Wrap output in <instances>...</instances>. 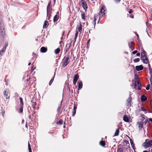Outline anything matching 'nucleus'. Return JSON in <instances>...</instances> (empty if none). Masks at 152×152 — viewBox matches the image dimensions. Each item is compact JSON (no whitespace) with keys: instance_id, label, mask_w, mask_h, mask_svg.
Masks as SVG:
<instances>
[{"instance_id":"nucleus-53","label":"nucleus","mask_w":152,"mask_h":152,"mask_svg":"<svg viewBox=\"0 0 152 152\" xmlns=\"http://www.w3.org/2000/svg\"><path fill=\"white\" fill-rule=\"evenodd\" d=\"M78 31H77L75 33V36L76 37H77V35H78Z\"/></svg>"},{"instance_id":"nucleus-12","label":"nucleus","mask_w":152,"mask_h":152,"mask_svg":"<svg viewBox=\"0 0 152 152\" xmlns=\"http://www.w3.org/2000/svg\"><path fill=\"white\" fill-rule=\"evenodd\" d=\"M47 50V48L44 47H41L40 49V51L41 53H45Z\"/></svg>"},{"instance_id":"nucleus-17","label":"nucleus","mask_w":152,"mask_h":152,"mask_svg":"<svg viewBox=\"0 0 152 152\" xmlns=\"http://www.w3.org/2000/svg\"><path fill=\"white\" fill-rule=\"evenodd\" d=\"M105 7L104 5L102 6L100 11V12L101 14H103L105 11V10H104Z\"/></svg>"},{"instance_id":"nucleus-58","label":"nucleus","mask_w":152,"mask_h":152,"mask_svg":"<svg viewBox=\"0 0 152 152\" xmlns=\"http://www.w3.org/2000/svg\"><path fill=\"white\" fill-rule=\"evenodd\" d=\"M148 66L149 67V69H150V68H151V65H150V64L149 63V62L148 63Z\"/></svg>"},{"instance_id":"nucleus-51","label":"nucleus","mask_w":152,"mask_h":152,"mask_svg":"<svg viewBox=\"0 0 152 152\" xmlns=\"http://www.w3.org/2000/svg\"><path fill=\"white\" fill-rule=\"evenodd\" d=\"M8 45V43L7 42H6L5 43V45L4 46V47H5L6 48H7V47Z\"/></svg>"},{"instance_id":"nucleus-26","label":"nucleus","mask_w":152,"mask_h":152,"mask_svg":"<svg viewBox=\"0 0 152 152\" xmlns=\"http://www.w3.org/2000/svg\"><path fill=\"white\" fill-rule=\"evenodd\" d=\"M20 106V107L19 108V113H21L23 112V106Z\"/></svg>"},{"instance_id":"nucleus-22","label":"nucleus","mask_w":152,"mask_h":152,"mask_svg":"<svg viewBox=\"0 0 152 152\" xmlns=\"http://www.w3.org/2000/svg\"><path fill=\"white\" fill-rule=\"evenodd\" d=\"M20 102V106H23V99L22 98L20 97L19 98Z\"/></svg>"},{"instance_id":"nucleus-47","label":"nucleus","mask_w":152,"mask_h":152,"mask_svg":"<svg viewBox=\"0 0 152 152\" xmlns=\"http://www.w3.org/2000/svg\"><path fill=\"white\" fill-rule=\"evenodd\" d=\"M5 111H2V116L3 117L4 115L5 114Z\"/></svg>"},{"instance_id":"nucleus-42","label":"nucleus","mask_w":152,"mask_h":152,"mask_svg":"<svg viewBox=\"0 0 152 152\" xmlns=\"http://www.w3.org/2000/svg\"><path fill=\"white\" fill-rule=\"evenodd\" d=\"M6 48L5 47H3L2 49V50H1L2 51H3V52H5V51L6 50Z\"/></svg>"},{"instance_id":"nucleus-30","label":"nucleus","mask_w":152,"mask_h":152,"mask_svg":"<svg viewBox=\"0 0 152 152\" xmlns=\"http://www.w3.org/2000/svg\"><path fill=\"white\" fill-rule=\"evenodd\" d=\"M63 123V121L62 120H60L58 121V122L57 123V124H59L60 125H61Z\"/></svg>"},{"instance_id":"nucleus-60","label":"nucleus","mask_w":152,"mask_h":152,"mask_svg":"<svg viewBox=\"0 0 152 152\" xmlns=\"http://www.w3.org/2000/svg\"><path fill=\"white\" fill-rule=\"evenodd\" d=\"M25 127L27 128H28V125H27V122H26V125H25Z\"/></svg>"},{"instance_id":"nucleus-44","label":"nucleus","mask_w":152,"mask_h":152,"mask_svg":"<svg viewBox=\"0 0 152 152\" xmlns=\"http://www.w3.org/2000/svg\"><path fill=\"white\" fill-rule=\"evenodd\" d=\"M150 86V85L149 84L147 85V86L146 88V89L147 90H149Z\"/></svg>"},{"instance_id":"nucleus-38","label":"nucleus","mask_w":152,"mask_h":152,"mask_svg":"<svg viewBox=\"0 0 152 152\" xmlns=\"http://www.w3.org/2000/svg\"><path fill=\"white\" fill-rule=\"evenodd\" d=\"M28 150H31V145H30L29 142H28Z\"/></svg>"},{"instance_id":"nucleus-48","label":"nucleus","mask_w":152,"mask_h":152,"mask_svg":"<svg viewBox=\"0 0 152 152\" xmlns=\"http://www.w3.org/2000/svg\"><path fill=\"white\" fill-rule=\"evenodd\" d=\"M150 80L151 83V84L152 85V76H151Z\"/></svg>"},{"instance_id":"nucleus-16","label":"nucleus","mask_w":152,"mask_h":152,"mask_svg":"<svg viewBox=\"0 0 152 152\" xmlns=\"http://www.w3.org/2000/svg\"><path fill=\"white\" fill-rule=\"evenodd\" d=\"M123 120L126 122H128L129 121L128 118L125 115H124L123 116Z\"/></svg>"},{"instance_id":"nucleus-46","label":"nucleus","mask_w":152,"mask_h":152,"mask_svg":"<svg viewBox=\"0 0 152 152\" xmlns=\"http://www.w3.org/2000/svg\"><path fill=\"white\" fill-rule=\"evenodd\" d=\"M133 10L132 9H130L129 11V14H131V13H132V12H133Z\"/></svg>"},{"instance_id":"nucleus-6","label":"nucleus","mask_w":152,"mask_h":152,"mask_svg":"<svg viewBox=\"0 0 152 152\" xmlns=\"http://www.w3.org/2000/svg\"><path fill=\"white\" fill-rule=\"evenodd\" d=\"M128 46L130 49L132 51L134 49V43L133 40L129 41L128 43Z\"/></svg>"},{"instance_id":"nucleus-25","label":"nucleus","mask_w":152,"mask_h":152,"mask_svg":"<svg viewBox=\"0 0 152 152\" xmlns=\"http://www.w3.org/2000/svg\"><path fill=\"white\" fill-rule=\"evenodd\" d=\"M78 29L79 31L81 33L82 31V26L81 24H80V25L78 26Z\"/></svg>"},{"instance_id":"nucleus-39","label":"nucleus","mask_w":152,"mask_h":152,"mask_svg":"<svg viewBox=\"0 0 152 152\" xmlns=\"http://www.w3.org/2000/svg\"><path fill=\"white\" fill-rule=\"evenodd\" d=\"M4 53V52H3V51L1 50H0V57L2 56Z\"/></svg>"},{"instance_id":"nucleus-49","label":"nucleus","mask_w":152,"mask_h":152,"mask_svg":"<svg viewBox=\"0 0 152 152\" xmlns=\"http://www.w3.org/2000/svg\"><path fill=\"white\" fill-rule=\"evenodd\" d=\"M61 108V104H60V105H59V106H58V109H57V111L58 112L59 111V110Z\"/></svg>"},{"instance_id":"nucleus-54","label":"nucleus","mask_w":152,"mask_h":152,"mask_svg":"<svg viewBox=\"0 0 152 152\" xmlns=\"http://www.w3.org/2000/svg\"><path fill=\"white\" fill-rule=\"evenodd\" d=\"M65 50V52L66 53L69 50V49L66 48Z\"/></svg>"},{"instance_id":"nucleus-62","label":"nucleus","mask_w":152,"mask_h":152,"mask_svg":"<svg viewBox=\"0 0 152 152\" xmlns=\"http://www.w3.org/2000/svg\"><path fill=\"white\" fill-rule=\"evenodd\" d=\"M132 95V92H130L129 94V97H131V96Z\"/></svg>"},{"instance_id":"nucleus-8","label":"nucleus","mask_w":152,"mask_h":152,"mask_svg":"<svg viewBox=\"0 0 152 152\" xmlns=\"http://www.w3.org/2000/svg\"><path fill=\"white\" fill-rule=\"evenodd\" d=\"M79 78V76L77 74L74 75L73 79V83L74 85L76 84Z\"/></svg>"},{"instance_id":"nucleus-19","label":"nucleus","mask_w":152,"mask_h":152,"mask_svg":"<svg viewBox=\"0 0 152 152\" xmlns=\"http://www.w3.org/2000/svg\"><path fill=\"white\" fill-rule=\"evenodd\" d=\"M99 144L103 147H104L105 145V142L103 140V139L100 142Z\"/></svg>"},{"instance_id":"nucleus-1","label":"nucleus","mask_w":152,"mask_h":152,"mask_svg":"<svg viewBox=\"0 0 152 152\" xmlns=\"http://www.w3.org/2000/svg\"><path fill=\"white\" fill-rule=\"evenodd\" d=\"M147 53L143 49L142 50L141 53V57L140 59L142 61L143 63L148 64L149 62L148 58L147 57Z\"/></svg>"},{"instance_id":"nucleus-28","label":"nucleus","mask_w":152,"mask_h":152,"mask_svg":"<svg viewBox=\"0 0 152 152\" xmlns=\"http://www.w3.org/2000/svg\"><path fill=\"white\" fill-rule=\"evenodd\" d=\"M36 103L35 102H33L32 104V106L33 107L34 109H35V106L36 105Z\"/></svg>"},{"instance_id":"nucleus-13","label":"nucleus","mask_w":152,"mask_h":152,"mask_svg":"<svg viewBox=\"0 0 152 152\" xmlns=\"http://www.w3.org/2000/svg\"><path fill=\"white\" fill-rule=\"evenodd\" d=\"M132 101V98L131 97H129L127 100V105L131 106V102Z\"/></svg>"},{"instance_id":"nucleus-3","label":"nucleus","mask_w":152,"mask_h":152,"mask_svg":"<svg viewBox=\"0 0 152 152\" xmlns=\"http://www.w3.org/2000/svg\"><path fill=\"white\" fill-rule=\"evenodd\" d=\"M136 83H137V89L138 90H140L142 88V86L141 83L140 82V80L139 79V78H137V80L135 82V83H132V86H133L134 88H136L137 87Z\"/></svg>"},{"instance_id":"nucleus-35","label":"nucleus","mask_w":152,"mask_h":152,"mask_svg":"<svg viewBox=\"0 0 152 152\" xmlns=\"http://www.w3.org/2000/svg\"><path fill=\"white\" fill-rule=\"evenodd\" d=\"M76 113V110H73L72 116H74L75 115Z\"/></svg>"},{"instance_id":"nucleus-40","label":"nucleus","mask_w":152,"mask_h":152,"mask_svg":"<svg viewBox=\"0 0 152 152\" xmlns=\"http://www.w3.org/2000/svg\"><path fill=\"white\" fill-rule=\"evenodd\" d=\"M52 9L51 7H47V11H51Z\"/></svg>"},{"instance_id":"nucleus-57","label":"nucleus","mask_w":152,"mask_h":152,"mask_svg":"<svg viewBox=\"0 0 152 152\" xmlns=\"http://www.w3.org/2000/svg\"><path fill=\"white\" fill-rule=\"evenodd\" d=\"M136 55L137 56H139L140 55V53H136Z\"/></svg>"},{"instance_id":"nucleus-10","label":"nucleus","mask_w":152,"mask_h":152,"mask_svg":"<svg viewBox=\"0 0 152 152\" xmlns=\"http://www.w3.org/2000/svg\"><path fill=\"white\" fill-rule=\"evenodd\" d=\"M78 90H81L83 87V83L81 81L78 82Z\"/></svg>"},{"instance_id":"nucleus-59","label":"nucleus","mask_w":152,"mask_h":152,"mask_svg":"<svg viewBox=\"0 0 152 152\" xmlns=\"http://www.w3.org/2000/svg\"><path fill=\"white\" fill-rule=\"evenodd\" d=\"M81 3H85L86 1H85L84 0H81Z\"/></svg>"},{"instance_id":"nucleus-23","label":"nucleus","mask_w":152,"mask_h":152,"mask_svg":"<svg viewBox=\"0 0 152 152\" xmlns=\"http://www.w3.org/2000/svg\"><path fill=\"white\" fill-rule=\"evenodd\" d=\"M60 51V49L59 48H57L55 50L54 52L56 54H58Z\"/></svg>"},{"instance_id":"nucleus-27","label":"nucleus","mask_w":152,"mask_h":152,"mask_svg":"<svg viewBox=\"0 0 152 152\" xmlns=\"http://www.w3.org/2000/svg\"><path fill=\"white\" fill-rule=\"evenodd\" d=\"M140 109L141 110L143 111L145 114L147 113V110L144 107H141Z\"/></svg>"},{"instance_id":"nucleus-4","label":"nucleus","mask_w":152,"mask_h":152,"mask_svg":"<svg viewBox=\"0 0 152 152\" xmlns=\"http://www.w3.org/2000/svg\"><path fill=\"white\" fill-rule=\"evenodd\" d=\"M70 57V56L68 55L66 58L65 56L63 59V64L62 66L63 67H65L70 62L69 58Z\"/></svg>"},{"instance_id":"nucleus-33","label":"nucleus","mask_w":152,"mask_h":152,"mask_svg":"<svg viewBox=\"0 0 152 152\" xmlns=\"http://www.w3.org/2000/svg\"><path fill=\"white\" fill-rule=\"evenodd\" d=\"M71 44L70 43H67L66 45V48L69 49L70 46Z\"/></svg>"},{"instance_id":"nucleus-36","label":"nucleus","mask_w":152,"mask_h":152,"mask_svg":"<svg viewBox=\"0 0 152 152\" xmlns=\"http://www.w3.org/2000/svg\"><path fill=\"white\" fill-rule=\"evenodd\" d=\"M47 16H48L49 15H50V16L51 12V11H47Z\"/></svg>"},{"instance_id":"nucleus-31","label":"nucleus","mask_w":152,"mask_h":152,"mask_svg":"<svg viewBox=\"0 0 152 152\" xmlns=\"http://www.w3.org/2000/svg\"><path fill=\"white\" fill-rule=\"evenodd\" d=\"M123 150L122 148H119L117 149V152H122Z\"/></svg>"},{"instance_id":"nucleus-14","label":"nucleus","mask_w":152,"mask_h":152,"mask_svg":"<svg viewBox=\"0 0 152 152\" xmlns=\"http://www.w3.org/2000/svg\"><path fill=\"white\" fill-rule=\"evenodd\" d=\"M48 25L49 23L48 22L47 20H45L43 26V28H47L48 27Z\"/></svg>"},{"instance_id":"nucleus-56","label":"nucleus","mask_w":152,"mask_h":152,"mask_svg":"<svg viewBox=\"0 0 152 152\" xmlns=\"http://www.w3.org/2000/svg\"><path fill=\"white\" fill-rule=\"evenodd\" d=\"M94 22H95V21H96V18L95 16H94Z\"/></svg>"},{"instance_id":"nucleus-63","label":"nucleus","mask_w":152,"mask_h":152,"mask_svg":"<svg viewBox=\"0 0 152 152\" xmlns=\"http://www.w3.org/2000/svg\"><path fill=\"white\" fill-rule=\"evenodd\" d=\"M147 119H146V120H145L144 122L145 124L147 123Z\"/></svg>"},{"instance_id":"nucleus-41","label":"nucleus","mask_w":152,"mask_h":152,"mask_svg":"<svg viewBox=\"0 0 152 152\" xmlns=\"http://www.w3.org/2000/svg\"><path fill=\"white\" fill-rule=\"evenodd\" d=\"M131 145L132 147V148H133V149L134 150V152H135V149L134 146V144H133V145L131 144Z\"/></svg>"},{"instance_id":"nucleus-55","label":"nucleus","mask_w":152,"mask_h":152,"mask_svg":"<svg viewBox=\"0 0 152 152\" xmlns=\"http://www.w3.org/2000/svg\"><path fill=\"white\" fill-rule=\"evenodd\" d=\"M135 34H136V36H137V39H138L139 38V35L137 34V33H135Z\"/></svg>"},{"instance_id":"nucleus-9","label":"nucleus","mask_w":152,"mask_h":152,"mask_svg":"<svg viewBox=\"0 0 152 152\" xmlns=\"http://www.w3.org/2000/svg\"><path fill=\"white\" fill-rule=\"evenodd\" d=\"M143 68L144 67L142 65L137 66L135 67L136 70L138 71L142 70Z\"/></svg>"},{"instance_id":"nucleus-61","label":"nucleus","mask_w":152,"mask_h":152,"mask_svg":"<svg viewBox=\"0 0 152 152\" xmlns=\"http://www.w3.org/2000/svg\"><path fill=\"white\" fill-rule=\"evenodd\" d=\"M144 115H143L142 117V120H145V117H143V116Z\"/></svg>"},{"instance_id":"nucleus-20","label":"nucleus","mask_w":152,"mask_h":152,"mask_svg":"<svg viewBox=\"0 0 152 152\" xmlns=\"http://www.w3.org/2000/svg\"><path fill=\"white\" fill-rule=\"evenodd\" d=\"M139 123L138 127L141 130L142 128L143 124L141 122H138Z\"/></svg>"},{"instance_id":"nucleus-11","label":"nucleus","mask_w":152,"mask_h":152,"mask_svg":"<svg viewBox=\"0 0 152 152\" xmlns=\"http://www.w3.org/2000/svg\"><path fill=\"white\" fill-rule=\"evenodd\" d=\"M81 6L85 11H86L88 8L86 2L85 3H82Z\"/></svg>"},{"instance_id":"nucleus-34","label":"nucleus","mask_w":152,"mask_h":152,"mask_svg":"<svg viewBox=\"0 0 152 152\" xmlns=\"http://www.w3.org/2000/svg\"><path fill=\"white\" fill-rule=\"evenodd\" d=\"M149 70L151 76H152V69L151 68L149 69Z\"/></svg>"},{"instance_id":"nucleus-15","label":"nucleus","mask_w":152,"mask_h":152,"mask_svg":"<svg viewBox=\"0 0 152 152\" xmlns=\"http://www.w3.org/2000/svg\"><path fill=\"white\" fill-rule=\"evenodd\" d=\"M141 99L142 102H144L147 100V98L145 95H142L141 96Z\"/></svg>"},{"instance_id":"nucleus-32","label":"nucleus","mask_w":152,"mask_h":152,"mask_svg":"<svg viewBox=\"0 0 152 152\" xmlns=\"http://www.w3.org/2000/svg\"><path fill=\"white\" fill-rule=\"evenodd\" d=\"M81 17L83 19H84L85 18V16L84 13H82L81 14Z\"/></svg>"},{"instance_id":"nucleus-37","label":"nucleus","mask_w":152,"mask_h":152,"mask_svg":"<svg viewBox=\"0 0 152 152\" xmlns=\"http://www.w3.org/2000/svg\"><path fill=\"white\" fill-rule=\"evenodd\" d=\"M128 137L129 139V140L130 141L131 144L133 145V144H134V143H133V142L132 140V139L131 138H130V137H129L128 136Z\"/></svg>"},{"instance_id":"nucleus-29","label":"nucleus","mask_w":152,"mask_h":152,"mask_svg":"<svg viewBox=\"0 0 152 152\" xmlns=\"http://www.w3.org/2000/svg\"><path fill=\"white\" fill-rule=\"evenodd\" d=\"M140 60V59L139 58H136L135 59H134L133 60V61L134 63L135 62H139Z\"/></svg>"},{"instance_id":"nucleus-50","label":"nucleus","mask_w":152,"mask_h":152,"mask_svg":"<svg viewBox=\"0 0 152 152\" xmlns=\"http://www.w3.org/2000/svg\"><path fill=\"white\" fill-rule=\"evenodd\" d=\"M124 142L126 144H129V142L126 140H124Z\"/></svg>"},{"instance_id":"nucleus-18","label":"nucleus","mask_w":152,"mask_h":152,"mask_svg":"<svg viewBox=\"0 0 152 152\" xmlns=\"http://www.w3.org/2000/svg\"><path fill=\"white\" fill-rule=\"evenodd\" d=\"M59 16L57 15H56L53 18V22H55L57 21L58 19Z\"/></svg>"},{"instance_id":"nucleus-7","label":"nucleus","mask_w":152,"mask_h":152,"mask_svg":"<svg viewBox=\"0 0 152 152\" xmlns=\"http://www.w3.org/2000/svg\"><path fill=\"white\" fill-rule=\"evenodd\" d=\"M144 144L146 148L151 147L152 145V140H150L147 142H144Z\"/></svg>"},{"instance_id":"nucleus-2","label":"nucleus","mask_w":152,"mask_h":152,"mask_svg":"<svg viewBox=\"0 0 152 152\" xmlns=\"http://www.w3.org/2000/svg\"><path fill=\"white\" fill-rule=\"evenodd\" d=\"M0 29L1 32V34L2 37H4L5 34V30L4 29V26L2 20V17L1 13L0 12Z\"/></svg>"},{"instance_id":"nucleus-24","label":"nucleus","mask_w":152,"mask_h":152,"mask_svg":"<svg viewBox=\"0 0 152 152\" xmlns=\"http://www.w3.org/2000/svg\"><path fill=\"white\" fill-rule=\"evenodd\" d=\"M56 73L55 72L54 73V76H53V78H52L50 80V81L49 83V86H50L51 85L52 83L53 82V80H54V79L55 77V75Z\"/></svg>"},{"instance_id":"nucleus-64","label":"nucleus","mask_w":152,"mask_h":152,"mask_svg":"<svg viewBox=\"0 0 152 152\" xmlns=\"http://www.w3.org/2000/svg\"><path fill=\"white\" fill-rule=\"evenodd\" d=\"M50 15L47 16V17L48 18V20H49L50 19Z\"/></svg>"},{"instance_id":"nucleus-21","label":"nucleus","mask_w":152,"mask_h":152,"mask_svg":"<svg viewBox=\"0 0 152 152\" xmlns=\"http://www.w3.org/2000/svg\"><path fill=\"white\" fill-rule=\"evenodd\" d=\"M119 128H118L116 130L115 132V133L114 136H118L119 133Z\"/></svg>"},{"instance_id":"nucleus-5","label":"nucleus","mask_w":152,"mask_h":152,"mask_svg":"<svg viewBox=\"0 0 152 152\" xmlns=\"http://www.w3.org/2000/svg\"><path fill=\"white\" fill-rule=\"evenodd\" d=\"M4 96H5L6 99L9 98L10 94L9 93V91L8 89H5L3 92Z\"/></svg>"},{"instance_id":"nucleus-45","label":"nucleus","mask_w":152,"mask_h":152,"mask_svg":"<svg viewBox=\"0 0 152 152\" xmlns=\"http://www.w3.org/2000/svg\"><path fill=\"white\" fill-rule=\"evenodd\" d=\"M137 52V50H135L134 51L132 52V53L133 54H136Z\"/></svg>"},{"instance_id":"nucleus-52","label":"nucleus","mask_w":152,"mask_h":152,"mask_svg":"<svg viewBox=\"0 0 152 152\" xmlns=\"http://www.w3.org/2000/svg\"><path fill=\"white\" fill-rule=\"evenodd\" d=\"M77 108V107L75 105L74 107L73 110H76Z\"/></svg>"},{"instance_id":"nucleus-43","label":"nucleus","mask_w":152,"mask_h":152,"mask_svg":"<svg viewBox=\"0 0 152 152\" xmlns=\"http://www.w3.org/2000/svg\"><path fill=\"white\" fill-rule=\"evenodd\" d=\"M51 2L50 1L49 2L47 7H51Z\"/></svg>"}]
</instances>
